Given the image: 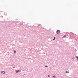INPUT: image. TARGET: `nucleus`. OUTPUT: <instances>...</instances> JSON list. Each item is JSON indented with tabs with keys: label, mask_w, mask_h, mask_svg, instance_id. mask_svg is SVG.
<instances>
[{
	"label": "nucleus",
	"mask_w": 78,
	"mask_h": 78,
	"mask_svg": "<svg viewBox=\"0 0 78 78\" xmlns=\"http://www.w3.org/2000/svg\"><path fill=\"white\" fill-rule=\"evenodd\" d=\"M56 33L58 34H60V30H57L56 31Z\"/></svg>",
	"instance_id": "1"
},
{
	"label": "nucleus",
	"mask_w": 78,
	"mask_h": 78,
	"mask_svg": "<svg viewBox=\"0 0 78 78\" xmlns=\"http://www.w3.org/2000/svg\"><path fill=\"white\" fill-rule=\"evenodd\" d=\"M2 73H3V74H5V71H2V72H1Z\"/></svg>",
	"instance_id": "2"
},
{
	"label": "nucleus",
	"mask_w": 78,
	"mask_h": 78,
	"mask_svg": "<svg viewBox=\"0 0 78 78\" xmlns=\"http://www.w3.org/2000/svg\"><path fill=\"white\" fill-rule=\"evenodd\" d=\"M20 72V71L19 70H17L16 71V73H18V72Z\"/></svg>",
	"instance_id": "3"
},
{
	"label": "nucleus",
	"mask_w": 78,
	"mask_h": 78,
	"mask_svg": "<svg viewBox=\"0 0 78 78\" xmlns=\"http://www.w3.org/2000/svg\"><path fill=\"white\" fill-rule=\"evenodd\" d=\"M64 37H66V35H65L63 36Z\"/></svg>",
	"instance_id": "4"
},
{
	"label": "nucleus",
	"mask_w": 78,
	"mask_h": 78,
	"mask_svg": "<svg viewBox=\"0 0 78 78\" xmlns=\"http://www.w3.org/2000/svg\"><path fill=\"white\" fill-rule=\"evenodd\" d=\"M53 77L54 78H56V76H53Z\"/></svg>",
	"instance_id": "5"
},
{
	"label": "nucleus",
	"mask_w": 78,
	"mask_h": 78,
	"mask_svg": "<svg viewBox=\"0 0 78 78\" xmlns=\"http://www.w3.org/2000/svg\"><path fill=\"white\" fill-rule=\"evenodd\" d=\"M55 37H54V39H53V40H55Z\"/></svg>",
	"instance_id": "6"
},
{
	"label": "nucleus",
	"mask_w": 78,
	"mask_h": 78,
	"mask_svg": "<svg viewBox=\"0 0 78 78\" xmlns=\"http://www.w3.org/2000/svg\"><path fill=\"white\" fill-rule=\"evenodd\" d=\"M14 53H16V51H14Z\"/></svg>",
	"instance_id": "7"
},
{
	"label": "nucleus",
	"mask_w": 78,
	"mask_h": 78,
	"mask_svg": "<svg viewBox=\"0 0 78 78\" xmlns=\"http://www.w3.org/2000/svg\"><path fill=\"white\" fill-rule=\"evenodd\" d=\"M66 73H69V72H68V71H66Z\"/></svg>",
	"instance_id": "8"
},
{
	"label": "nucleus",
	"mask_w": 78,
	"mask_h": 78,
	"mask_svg": "<svg viewBox=\"0 0 78 78\" xmlns=\"http://www.w3.org/2000/svg\"><path fill=\"white\" fill-rule=\"evenodd\" d=\"M45 67H48V66H47V65H46V66H45Z\"/></svg>",
	"instance_id": "9"
},
{
	"label": "nucleus",
	"mask_w": 78,
	"mask_h": 78,
	"mask_svg": "<svg viewBox=\"0 0 78 78\" xmlns=\"http://www.w3.org/2000/svg\"><path fill=\"white\" fill-rule=\"evenodd\" d=\"M78 56H76V58H77V59H78Z\"/></svg>",
	"instance_id": "10"
},
{
	"label": "nucleus",
	"mask_w": 78,
	"mask_h": 78,
	"mask_svg": "<svg viewBox=\"0 0 78 78\" xmlns=\"http://www.w3.org/2000/svg\"><path fill=\"white\" fill-rule=\"evenodd\" d=\"M48 77H50V75H48Z\"/></svg>",
	"instance_id": "11"
}]
</instances>
